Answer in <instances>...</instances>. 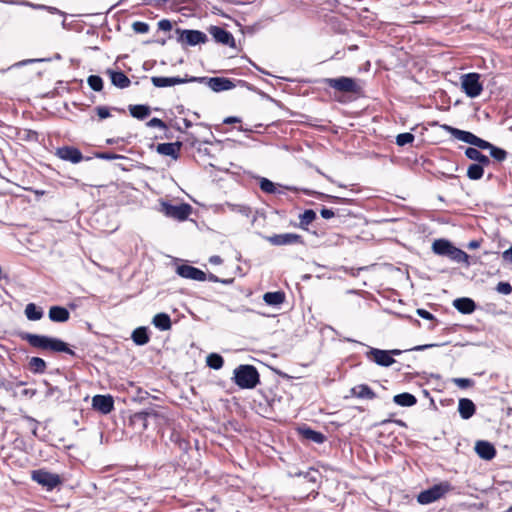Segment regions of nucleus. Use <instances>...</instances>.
<instances>
[{
	"label": "nucleus",
	"instance_id": "nucleus-1",
	"mask_svg": "<svg viewBox=\"0 0 512 512\" xmlns=\"http://www.w3.org/2000/svg\"><path fill=\"white\" fill-rule=\"evenodd\" d=\"M20 337L22 340L27 341L33 348L44 351L64 352L75 356V352L68 347L67 343L60 339L32 333H21Z\"/></svg>",
	"mask_w": 512,
	"mask_h": 512
},
{
	"label": "nucleus",
	"instance_id": "nucleus-2",
	"mask_svg": "<svg viewBox=\"0 0 512 512\" xmlns=\"http://www.w3.org/2000/svg\"><path fill=\"white\" fill-rule=\"evenodd\" d=\"M431 249L436 255L446 256L457 263H465L467 266L470 265L469 255L460 248L454 246L447 239L440 238L434 240Z\"/></svg>",
	"mask_w": 512,
	"mask_h": 512
},
{
	"label": "nucleus",
	"instance_id": "nucleus-3",
	"mask_svg": "<svg viewBox=\"0 0 512 512\" xmlns=\"http://www.w3.org/2000/svg\"><path fill=\"white\" fill-rule=\"evenodd\" d=\"M233 381L241 389H253L260 383V375L253 365L243 364L235 368Z\"/></svg>",
	"mask_w": 512,
	"mask_h": 512
},
{
	"label": "nucleus",
	"instance_id": "nucleus-4",
	"mask_svg": "<svg viewBox=\"0 0 512 512\" xmlns=\"http://www.w3.org/2000/svg\"><path fill=\"white\" fill-rule=\"evenodd\" d=\"M453 490V486L449 481H442L433 485L427 490L421 491L417 495V502L421 505L431 504Z\"/></svg>",
	"mask_w": 512,
	"mask_h": 512
},
{
	"label": "nucleus",
	"instance_id": "nucleus-5",
	"mask_svg": "<svg viewBox=\"0 0 512 512\" xmlns=\"http://www.w3.org/2000/svg\"><path fill=\"white\" fill-rule=\"evenodd\" d=\"M323 82L330 88L346 94L359 95L362 91L358 81L351 77L325 78Z\"/></svg>",
	"mask_w": 512,
	"mask_h": 512
},
{
	"label": "nucleus",
	"instance_id": "nucleus-6",
	"mask_svg": "<svg viewBox=\"0 0 512 512\" xmlns=\"http://www.w3.org/2000/svg\"><path fill=\"white\" fill-rule=\"evenodd\" d=\"M160 212L169 218H173L178 221H185L190 216L192 207L188 203L173 205L169 202L163 201L160 203Z\"/></svg>",
	"mask_w": 512,
	"mask_h": 512
},
{
	"label": "nucleus",
	"instance_id": "nucleus-7",
	"mask_svg": "<svg viewBox=\"0 0 512 512\" xmlns=\"http://www.w3.org/2000/svg\"><path fill=\"white\" fill-rule=\"evenodd\" d=\"M443 128L460 141L473 145L479 149L482 147H488V141L479 138L469 131L460 130L449 125H443Z\"/></svg>",
	"mask_w": 512,
	"mask_h": 512
},
{
	"label": "nucleus",
	"instance_id": "nucleus-8",
	"mask_svg": "<svg viewBox=\"0 0 512 512\" xmlns=\"http://www.w3.org/2000/svg\"><path fill=\"white\" fill-rule=\"evenodd\" d=\"M461 86L464 93L470 98L478 97L483 91L478 73H468L462 76Z\"/></svg>",
	"mask_w": 512,
	"mask_h": 512
},
{
	"label": "nucleus",
	"instance_id": "nucleus-9",
	"mask_svg": "<svg viewBox=\"0 0 512 512\" xmlns=\"http://www.w3.org/2000/svg\"><path fill=\"white\" fill-rule=\"evenodd\" d=\"M32 479L38 484L46 487L48 490H53L62 483L58 474H54L42 469L33 471Z\"/></svg>",
	"mask_w": 512,
	"mask_h": 512
},
{
	"label": "nucleus",
	"instance_id": "nucleus-10",
	"mask_svg": "<svg viewBox=\"0 0 512 512\" xmlns=\"http://www.w3.org/2000/svg\"><path fill=\"white\" fill-rule=\"evenodd\" d=\"M177 32L179 33L178 41L182 44L195 46L198 44H205L208 41L207 35L199 30L177 29Z\"/></svg>",
	"mask_w": 512,
	"mask_h": 512
},
{
	"label": "nucleus",
	"instance_id": "nucleus-11",
	"mask_svg": "<svg viewBox=\"0 0 512 512\" xmlns=\"http://www.w3.org/2000/svg\"><path fill=\"white\" fill-rule=\"evenodd\" d=\"M266 240L273 246L305 244L303 237L296 233L274 234L266 237Z\"/></svg>",
	"mask_w": 512,
	"mask_h": 512
},
{
	"label": "nucleus",
	"instance_id": "nucleus-12",
	"mask_svg": "<svg viewBox=\"0 0 512 512\" xmlns=\"http://www.w3.org/2000/svg\"><path fill=\"white\" fill-rule=\"evenodd\" d=\"M365 356L368 360L383 367H389L396 362L395 359L392 356H390V352H388V350H381L378 348L371 347L365 353Z\"/></svg>",
	"mask_w": 512,
	"mask_h": 512
},
{
	"label": "nucleus",
	"instance_id": "nucleus-13",
	"mask_svg": "<svg viewBox=\"0 0 512 512\" xmlns=\"http://www.w3.org/2000/svg\"><path fill=\"white\" fill-rule=\"evenodd\" d=\"M55 155L61 160L68 161L73 164L80 163L84 158L82 152L74 146L58 147L55 151Z\"/></svg>",
	"mask_w": 512,
	"mask_h": 512
},
{
	"label": "nucleus",
	"instance_id": "nucleus-14",
	"mask_svg": "<svg viewBox=\"0 0 512 512\" xmlns=\"http://www.w3.org/2000/svg\"><path fill=\"white\" fill-rule=\"evenodd\" d=\"M208 32L212 35L214 40L217 43H220L222 45H227L229 47L234 48L235 47V39L231 32L227 31L226 29L212 25L208 28Z\"/></svg>",
	"mask_w": 512,
	"mask_h": 512
},
{
	"label": "nucleus",
	"instance_id": "nucleus-15",
	"mask_svg": "<svg viewBox=\"0 0 512 512\" xmlns=\"http://www.w3.org/2000/svg\"><path fill=\"white\" fill-rule=\"evenodd\" d=\"M177 274L186 279L196 280V281H205L207 280V275L204 271L200 270L191 265L182 264L177 266L176 269Z\"/></svg>",
	"mask_w": 512,
	"mask_h": 512
},
{
	"label": "nucleus",
	"instance_id": "nucleus-16",
	"mask_svg": "<svg viewBox=\"0 0 512 512\" xmlns=\"http://www.w3.org/2000/svg\"><path fill=\"white\" fill-rule=\"evenodd\" d=\"M92 407L102 414H109L114 409V399L109 394L95 395L92 398Z\"/></svg>",
	"mask_w": 512,
	"mask_h": 512
},
{
	"label": "nucleus",
	"instance_id": "nucleus-17",
	"mask_svg": "<svg viewBox=\"0 0 512 512\" xmlns=\"http://www.w3.org/2000/svg\"><path fill=\"white\" fill-rule=\"evenodd\" d=\"M182 148V142L176 141L171 143H159L156 146V151L160 155L170 156L174 160H177L180 157V152Z\"/></svg>",
	"mask_w": 512,
	"mask_h": 512
},
{
	"label": "nucleus",
	"instance_id": "nucleus-18",
	"mask_svg": "<svg viewBox=\"0 0 512 512\" xmlns=\"http://www.w3.org/2000/svg\"><path fill=\"white\" fill-rule=\"evenodd\" d=\"M152 415L156 416V413L154 411L136 412L129 417V424L140 432H143L148 427V417Z\"/></svg>",
	"mask_w": 512,
	"mask_h": 512
},
{
	"label": "nucleus",
	"instance_id": "nucleus-19",
	"mask_svg": "<svg viewBox=\"0 0 512 512\" xmlns=\"http://www.w3.org/2000/svg\"><path fill=\"white\" fill-rule=\"evenodd\" d=\"M350 397L373 400L377 395L367 384H359L349 390V394L345 396V399Z\"/></svg>",
	"mask_w": 512,
	"mask_h": 512
},
{
	"label": "nucleus",
	"instance_id": "nucleus-20",
	"mask_svg": "<svg viewBox=\"0 0 512 512\" xmlns=\"http://www.w3.org/2000/svg\"><path fill=\"white\" fill-rule=\"evenodd\" d=\"M475 451L477 455L483 460H492L496 456V448L488 441L480 440L475 444Z\"/></svg>",
	"mask_w": 512,
	"mask_h": 512
},
{
	"label": "nucleus",
	"instance_id": "nucleus-21",
	"mask_svg": "<svg viewBox=\"0 0 512 512\" xmlns=\"http://www.w3.org/2000/svg\"><path fill=\"white\" fill-rule=\"evenodd\" d=\"M208 86L215 92H221L234 88L235 84L228 78L212 77L208 79Z\"/></svg>",
	"mask_w": 512,
	"mask_h": 512
},
{
	"label": "nucleus",
	"instance_id": "nucleus-22",
	"mask_svg": "<svg viewBox=\"0 0 512 512\" xmlns=\"http://www.w3.org/2000/svg\"><path fill=\"white\" fill-rule=\"evenodd\" d=\"M106 73L110 76L111 83L120 89L127 88L131 84V80L122 71L108 69Z\"/></svg>",
	"mask_w": 512,
	"mask_h": 512
},
{
	"label": "nucleus",
	"instance_id": "nucleus-23",
	"mask_svg": "<svg viewBox=\"0 0 512 512\" xmlns=\"http://www.w3.org/2000/svg\"><path fill=\"white\" fill-rule=\"evenodd\" d=\"M151 81L155 87L163 88L185 83L186 80L180 77L153 76Z\"/></svg>",
	"mask_w": 512,
	"mask_h": 512
},
{
	"label": "nucleus",
	"instance_id": "nucleus-24",
	"mask_svg": "<svg viewBox=\"0 0 512 512\" xmlns=\"http://www.w3.org/2000/svg\"><path fill=\"white\" fill-rule=\"evenodd\" d=\"M454 307L463 314H471L476 309V304L471 298L463 297L454 300Z\"/></svg>",
	"mask_w": 512,
	"mask_h": 512
},
{
	"label": "nucleus",
	"instance_id": "nucleus-25",
	"mask_svg": "<svg viewBox=\"0 0 512 512\" xmlns=\"http://www.w3.org/2000/svg\"><path fill=\"white\" fill-rule=\"evenodd\" d=\"M458 411L463 419H469L475 414L476 407L472 400L462 398L459 400Z\"/></svg>",
	"mask_w": 512,
	"mask_h": 512
},
{
	"label": "nucleus",
	"instance_id": "nucleus-26",
	"mask_svg": "<svg viewBox=\"0 0 512 512\" xmlns=\"http://www.w3.org/2000/svg\"><path fill=\"white\" fill-rule=\"evenodd\" d=\"M49 318L53 322H66L70 318V313L65 307L52 306L49 309Z\"/></svg>",
	"mask_w": 512,
	"mask_h": 512
},
{
	"label": "nucleus",
	"instance_id": "nucleus-27",
	"mask_svg": "<svg viewBox=\"0 0 512 512\" xmlns=\"http://www.w3.org/2000/svg\"><path fill=\"white\" fill-rule=\"evenodd\" d=\"M468 159L476 161L478 164L489 166L491 161L488 156L482 154L477 147H468L465 150Z\"/></svg>",
	"mask_w": 512,
	"mask_h": 512
},
{
	"label": "nucleus",
	"instance_id": "nucleus-28",
	"mask_svg": "<svg viewBox=\"0 0 512 512\" xmlns=\"http://www.w3.org/2000/svg\"><path fill=\"white\" fill-rule=\"evenodd\" d=\"M263 300L270 306H279L286 300V294L283 291L266 292L263 295Z\"/></svg>",
	"mask_w": 512,
	"mask_h": 512
},
{
	"label": "nucleus",
	"instance_id": "nucleus-29",
	"mask_svg": "<svg viewBox=\"0 0 512 512\" xmlns=\"http://www.w3.org/2000/svg\"><path fill=\"white\" fill-rule=\"evenodd\" d=\"M128 110L130 115L138 120H144L151 113L150 107L144 104L129 105Z\"/></svg>",
	"mask_w": 512,
	"mask_h": 512
},
{
	"label": "nucleus",
	"instance_id": "nucleus-30",
	"mask_svg": "<svg viewBox=\"0 0 512 512\" xmlns=\"http://www.w3.org/2000/svg\"><path fill=\"white\" fill-rule=\"evenodd\" d=\"M170 440L177 446L182 453H187L191 449V444L188 438L184 437L179 432H172Z\"/></svg>",
	"mask_w": 512,
	"mask_h": 512
},
{
	"label": "nucleus",
	"instance_id": "nucleus-31",
	"mask_svg": "<svg viewBox=\"0 0 512 512\" xmlns=\"http://www.w3.org/2000/svg\"><path fill=\"white\" fill-rule=\"evenodd\" d=\"M152 323L162 331L169 330L172 326L171 318L166 313H158L153 317Z\"/></svg>",
	"mask_w": 512,
	"mask_h": 512
},
{
	"label": "nucleus",
	"instance_id": "nucleus-32",
	"mask_svg": "<svg viewBox=\"0 0 512 512\" xmlns=\"http://www.w3.org/2000/svg\"><path fill=\"white\" fill-rule=\"evenodd\" d=\"M133 342L137 345H145L150 341L149 333L146 327H138L132 332Z\"/></svg>",
	"mask_w": 512,
	"mask_h": 512
},
{
	"label": "nucleus",
	"instance_id": "nucleus-33",
	"mask_svg": "<svg viewBox=\"0 0 512 512\" xmlns=\"http://www.w3.org/2000/svg\"><path fill=\"white\" fill-rule=\"evenodd\" d=\"M393 401L402 407H410L417 403V398L407 392L397 394L393 397Z\"/></svg>",
	"mask_w": 512,
	"mask_h": 512
},
{
	"label": "nucleus",
	"instance_id": "nucleus-34",
	"mask_svg": "<svg viewBox=\"0 0 512 512\" xmlns=\"http://www.w3.org/2000/svg\"><path fill=\"white\" fill-rule=\"evenodd\" d=\"M25 315L30 321H38L43 317V310L36 304L29 303L25 307Z\"/></svg>",
	"mask_w": 512,
	"mask_h": 512
},
{
	"label": "nucleus",
	"instance_id": "nucleus-35",
	"mask_svg": "<svg viewBox=\"0 0 512 512\" xmlns=\"http://www.w3.org/2000/svg\"><path fill=\"white\" fill-rule=\"evenodd\" d=\"M316 219V213L312 209L305 210L302 214L299 215V228L307 230L308 225L311 224Z\"/></svg>",
	"mask_w": 512,
	"mask_h": 512
},
{
	"label": "nucleus",
	"instance_id": "nucleus-36",
	"mask_svg": "<svg viewBox=\"0 0 512 512\" xmlns=\"http://www.w3.org/2000/svg\"><path fill=\"white\" fill-rule=\"evenodd\" d=\"M484 167H486V165H482L481 163H473L469 165L467 169V177L471 180L481 179L484 174Z\"/></svg>",
	"mask_w": 512,
	"mask_h": 512
},
{
	"label": "nucleus",
	"instance_id": "nucleus-37",
	"mask_svg": "<svg viewBox=\"0 0 512 512\" xmlns=\"http://www.w3.org/2000/svg\"><path fill=\"white\" fill-rule=\"evenodd\" d=\"M481 149L490 150V155L498 162H502L507 158V152L499 147L492 145L488 142V147H482Z\"/></svg>",
	"mask_w": 512,
	"mask_h": 512
},
{
	"label": "nucleus",
	"instance_id": "nucleus-38",
	"mask_svg": "<svg viewBox=\"0 0 512 512\" xmlns=\"http://www.w3.org/2000/svg\"><path fill=\"white\" fill-rule=\"evenodd\" d=\"M206 363L208 367L215 370H219L224 365V359L221 355L217 353H211L207 356Z\"/></svg>",
	"mask_w": 512,
	"mask_h": 512
},
{
	"label": "nucleus",
	"instance_id": "nucleus-39",
	"mask_svg": "<svg viewBox=\"0 0 512 512\" xmlns=\"http://www.w3.org/2000/svg\"><path fill=\"white\" fill-rule=\"evenodd\" d=\"M29 368L33 373H44L46 370V362L40 357H32L29 360Z\"/></svg>",
	"mask_w": 512,
	"mask_h": 512
},
{
	"label": "nucleus",
	"instance_id": "nucleus-40",
	"mask_svg": "<svg viewBox=\"0 0 512 512\" xmlns=\"http://www.w3.org/2000/svg\"><path fill=\"white\" fill-rule=\"evenodd\" d=\"M305 438L312 440L315 443H323L325 440V436L318 431L307 428L303 431Z\"/></svg>",
	"mask_w": 512,
	"mask_h": 512
},
{
	"label": "nucleus",
	"instance_id": "nucleus-41",
	"mask_svg": "<svg viewBox=\"0 0 512 512\" xmlns=\"http://www.w3.org/2000/svg\"><path fill=\"white\" fill-rule=\"evenodd\" d=\"M414 140L415 136L409 132L401 133L396 136V144L401 147L407 144H412Z\"/></svg>",
	"mask_w": 512,
	"mask_h": 512
},
{
	"label": "nucleus",
	"instance_id": "nucleus-42",
	"mask_svg": "<svg viewBox=\"0 0 512 512\" xmlns=\"http://www.w3.org/2000/svg\"><path fill=\"white\" fill-rule=\"evenodd\" d=\"M87 82L90 88L96 92H99L103 89V80L98 75H90L87 79Z\"/></svg>",
	"mask_w": 512,
	"mask_h": 512
},
{
	"label": "nucleus",
	"instance_id": "nucleus-43",
	"mask_svg": "<svg viewBox=\"0 0 512 512\" xmlns=\"http://www.w3.org/2000/svg\"><path fill=\"white\" fill-rule=\"evenodd\" d=\"M416 313L418 316H420L421 318L423 319H426V320H429V321H432V325L429 326V329L432 330L436 327V325L438 324V321L437 319L435 318V316L430 313L429 311L425 310V309H422V308H419L416 310Z\"/></svg>",
	"mask_w": 512,
	"mask_h": 512
},
{
	"label": "nucleus",
	"instance_id": "nucleus-44",
	"mask_svg": "<svg viewBox=\"0 0 512 512\" xmlns=\"http://www.w3.org/2000/svg\"><path fill=\"white\" fill-rule=\"evenodd\" d=\"M259 186L265 193L273 194L276 192L275 184L267 178H261Z\"/></svg>",
	"mask_w": 512,
	"mask_h": 512
},
{
	"label": "nucleus",
	"instance_id": "nucleus-45",
	"mask_svg": "<svg viewBox=\"0 0 512 512\" xmlns=\"http://www.w3.org/2000/svg\"><path fill=\"white\" fill-rule=\"evenodd\" d=\"M452 381L461 389H467L474 385V381L470 378H454Z\"/></svg>",
	"mask_w": 512,
	"mask_h": 512
},
{
	"label": "nucleus",
	"instance_id": "nucleus-46",
	"mask_svg": "<svg viewBox=\"0 0 512 512\" xmlns=\"http://www.w3.org/2000/svg\"><path fill=\"white\" fill-rule=\"evenodd\" d=\"M495 290L502 295H510L512 293V286L509 282H499Z\"/></svg>",
	"mask_w": 512,
	"mask_h": 512
},
{
	"label": "nucleus",
	"instance_id": "nucleus-47",
	"mask_svg": "<svg viewBox=\"0 0 512 512\" xmlns=\"http://www.w3.org/2000/svg\"><path fill=\"white\" fill-rule=\"evenodd\" d=\"M94 112L98 116V120H104L111 116L110 109L106 106H97L94 108Z\"/></svg>",
	"mask_w": 512,
	"mask_h": 512
},
{
	"label": "nucleus",
	"instance_id": "nucleus-48",
	"mask_svg": "<svg viewBox=\"0 0 512 512\" xmlns=\"http://www.w3.org/2000/svg\"><path fill=\"white\" fill-rule=\"evenodd\" d=\"M132 29L136 33L144 34L149 31V25L142 21H136L132 24Z\"/></svg>",
	"mask_w": 512,
	"mask_h": 512
},
{
	"label": "nucleus",
	"instance_id": "nucleus-49",
	"mask_svg": "<svg viewBox=\"0 0 512 512\" xmlns=\"http://www.w3.org/2000/svg\"><path fill=\"white\" fill-rule=\"evenodd\" d=\"M96 157L103 160H115L123 158V156L115 154L113 152H99L96 153Z\"/></svg>",
	"mask_w": 512,
	"mask_h": 512
},
{
	"label": "nucleus",
	"instance_id": "nucleus-50",
	"mask_svg": "<svg viewBox=\"0 0 512 512\" xmlns=\"http://www.w3.org/2000/svg\"><path fill=\"white\" fill-rule=\"evenodd\" d=\"M146 125L148 127H157L160 129H167L166 123L160 118H152L146 123Z\"/></svg>",
	"mask_w": 512,
	"mask_h": 512
},
{
	"label": "nucleus",
	"instance_id": "nucleus-51",
	"mask_svg": "<svg viewBox=\"0 0 512 512\" xmlns=\"http://www.w3.org/2000/svg\"><path fill=\"white\" fill-rule=\"evenodd\" d=\"M158 28L162 31H170L172 29V23L168 19H162L158 22Z\"/></svg>",
	"mask_w": 512,
	"mask_h": 512
},
{
	"label": "nucleus",
	"instance_id": "nucleus-52",
	"mask_svg": "<svg viewBox=\"0 0 512 512\" xmlns=\"http://www.w3.org/2000/svg\"><path fill=\"white\" fill-rule=\"evenodd\" d=\"M207 279L211 282H221L223 284H230L233 282V279H219L216 275L210 273L208 276H207Z\"/></svg>",
	"mask_w": 512,
	"mask_h": 512
},
{
	"label": "nucleus",
	"instance_id": "nucleus-53",
	"mask_svg": "<svg viewBox=\"0 0 512 512\" xmlns=\"http://www.w3.org/2000/svg\"><path fill=\"white\" fill-rule=\"evenodd\" d=\"M320 214L324 219H330L335 216V212L332 209L325 207L321 209Z\"/></svg>",
	"mask_w": 512,
	"mask_h": 512
},
{
	"label": "nucleus",
	"instance_id": "nucleus-54",
	"mask_svg": "<svg viewBox=\"0 0 512 512\" xmlns=\"http://www.w3.org/2000/svg\"><path fill=\"white\" fill-rule=\"evenodd\" d=\"M502 257L504 261L512 263V246L502 253Z\"/></svg>",
	"mask_w": 512,
	"mask_h": 512
},
{
	"label": "nucleus",
	"instance_id": "nucleus-55",
	"mask_svg": "<svg viewBox=\"0 0 512 512\" xmlns=\"http://www.w3.org/2000/svg\"><path fill=\"white\" fill-rule=\"evenodd\" d=\"M481 242H482V240H471L467 244V248L470 249V250L477 249V248H479L481 246Z\"/></svg>",
	"mask_w": 512,
	"mask_h": 512
},
{
	"label": "nucleus",
	"instance_id": "nucleus-56",
	"mask_svg": "<svg viewBox=\"0 0 512 512\" xmlns=\"http://www.w3.org/2000/svg\"><path fill=\"white\" fill-rule=\"evenodd\" d=\"M209 262L214 265H220V264H222L223 260L220 256L213 255L210 257Z\"/></svg>",
	"mask_w": 512,
	"mask_h": 512
},
{
	"label": "nucleus",
	"instance_id": "nucleus-57",
	"mask_svg": "<svg viewBox=\"0 0 512 512\" xmlns=\"http://www.w3.org/2000/svg\"><path fill=\"white\" fill-rule=\"evenodd\" d=\"M435 345L434 344H426V345H418V346H415L413 348H411L410 350H414V351H423L427 348H431V347H434Z\"/></svg>",
	"mask_w": 512,
	"mask_h": 512
},
{
	"label": "nucleus",
	"instance_id": "nucleus-58",
	"mask_svg": "<svg viewBox=\"0 0 512 512\" xmlns=\"http://www.w3.org/2000/svg\"><path fill=\"white\" fill-rule=\"evenodd\" d=\"M238 122H240V119H238L237 117H228L224 120L225 124L238 123Z\"/></svg>",
	"mask_w": 512,
	"mask_h": 512
},
{
	"label": "nucleus",
	"instance_id": "nucleus-59",
	"mask_svg": "<svg viewBox=\"0 0 512 512\" xmlns=\"http://www.w3.org/2000/svg\"><path fill=\"white\" fill-rule=\"evenodd\" d=\"M118 142H119V138H109L106 140V143L109 145H114V144H117Z\"/></svg>",
	"mask_w": 512,
	"mask_h": 512
},
{
	"label": "nucleus",
	"instance_id": "nucleus-60",
	"mask_svg": "<svg viewBox=\"0 0 512 512\" xmlns=\"http://www.w3.org/2000/svg\"><path fill=\"white\" fill-rule=\"evenodd\" d=\"M388 352H390V356H398L402 353L401 350H398V349H393V350H388Z\"/></svg>",
	"mask_w": 512,
	"mask_h": 512
},
{
	"label": "nucleus",
	"instance_id": "nucleus-61",
	"mask_svg": "<svg viewBox=\"0 0 512 512\" xmlns=\"http://www.w3.org/2000/svg\"><path fill=\"white\" fill-rule=\"evenodd\" d=\"M183 123L186 129L190 128L192 126V122L188 119H183Z\"/></svg>",
	"mask_w": 512,
	"mask_h": 512
},
{
	"label": "nucleus",
	"instance_id": "nucleus-62",
	"mask_svg": "<svg viewBox=\"0 0 512 512\" xmlns=\"http://www.w3.org/2000/svg\"><path fill=\"white\" fill-rule=\"evenodd\" d=\"M112 110L118 112V113H122L124 114L125 113V110L123 108H117V107H113Z\"/></svg>",
	"mask_w": 512,
	"mask_h": 512
}]
</instances>
